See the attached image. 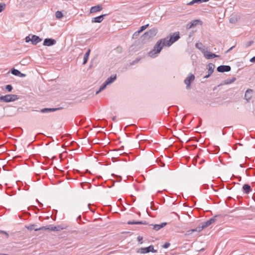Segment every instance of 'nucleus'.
<instances>
[{"label": "nucleus", "mask_w": 255, "mask_h": 255, "mask_svg": "<svg viewBox=\"0 0 255 255\" xmlns=\"http://www.w3.org/2000/svg\"><path fill=\"white\" fill-rule=\"evenodd\" d=\"M20 64L22 65H27L28 63H27L25 60H22L20 61Z\"/></svg>", "instance_id": "35"}, {"label": "nucleus", "mask_w": 255, "mask_h": 255, "mask_svg": "<svg viewBox=\"0 0 255 255\" xmlns=\"http://www.w3.org/2000/svg\"><path fill=\"white\" fill-rule=\"evenodd\" d=\"M137 239H138V241L139 242H140V243L141 244V243H142V242H141V241L142 240V237H141L139 236V237L137 238Z\"/></svg>", "instance_id": "39"}, {"label": "nucleus", "mask_w": 255, "mask_h": 255, "mask_svg": "<svg viewBox=\"0 0 255 255\" xmlns=\"http://www.w3.org/2000/svg\"><path fill=\"white\" fill-rule=\"evenodd\" d=\"M197 0H192L191 1L189 2V3H187V5H193V4L195 3H198L197 1H196Z\"/></svg>", "instance_id": "31"}, {"label": "nucleus", "mask_w": 255, "mask_h": 255, "mask_svg": "<svg viewBox=\"0 0 255 255\" xmlns=\"http://www.w3.org/2000/svg\"><path fill=\"white\" fill-rule=\"evenodd\" d=\"M25 76V74H22V73H21L20 72V74L19 75V76H19V77H24Z\"/></svg>", "instance_id": "40"}, {"label": "nucleus", "mask_w": 255, "mask_h": 255, "mask_svg": "<svg viewBox=\"0 0 255 255\" xmlns=\"http://www.w3.org/2000/svg\"><path fill=\"white\" fill-rule=\"evenodd\" d=\"M102 8H102V6H101L100 5H97L96 6H92L91 8L90 12L91 13H95L97 11H100L102 9Z\"/></svg>", "instance_id": "15"}, {"label": "nucleus", "mask_w": 255, "mask_h": 255, "mask_svg": "<svg viewBox=\"0 0 255 255\" xmlns=\"http://www.w3.org/2000/svg\"><path fill=\"white\" fill-rule=\"evenodd\" d=\"M38 231H43L48 230L50 231H59L60 230L64 229L63 228H60V226H53L52 225H50L48 226H43L42 227L37 228Z\"/></svg>", "instance_id": "5"}, {"label": "nucleus", "mask_w": 255, "mask_h": 255, "mask_svg": "<svg viewBox=\"0 0 255 255\" xmlns=\"http://www.w3.org/2000/svg\"><path fill=\"white\" fill-rule=\"evenodd\" d=\"M139 33H138V31H136V32H134V33L133 34V38H136Z\"/></svg>", "instance_id": "36"}, {"label": "nucleus", "mask_w": 255, "mask_h": 255, "mask_svg": "<svg viewBox=\"0 0 255 255\" xmlns=\"http://www.w3.org/2000/svg\"><path fill=\"white\" fill-rule=\"evenodd\" d=\"M41 41V39L39 37L33 35L31 36V43L33 45H36Z\"/></svg>", "instance_id": "13"}, {"label": "nucleus", "mask_w": 255, "mask_h": 255, "mask_svg": "<svg viewBox=\"0 0 255 255\" xmlns=\"http://www.w3.org/2000/svg\"><path fill=\"white\" fill-rule=\"evenodd\" d=\"M236 80V78H233L232 79H227L225 81V84H229L234 82Z\"/></svg>", "instance_id": "28"}, {"label": "nucleus", "mask_w": 255, "mask_h": 255, "mask_svg": "<svg viewBox=\"0 0 255 255\" xmlns=\"http://www.w3.org/2000/svg\"><path fill=\"white\" fill-rule=\"evenodd\" d=\"M166 225V223H162L160 224H156L154 225H153V229L156 231H158L161 228L164 227Z\"/></svg>", "instance_id": "18"}, {"label": "nucleus", "mask_w": 255, "mask_h": 255, "mask_svg": "<svg viewBox=\"0 0 255 255\" xmlns=\"http://www.w3.org/2000/svg\"><path fill=\"white\" fill-rule=\"evenodd\" d=\"M116 79V75H112L108 78L106 81L100 87L99 91L96 92V94H98L100 92L103 91L107 86V85L112 83Z\"/></svg>", "instance_id": "3"}, {"label": "nucleus", "mask_w": 255, "mask_h": 255, "mask_svg": "<svg viewBox=\"0 0 255 255\" xmlns=\"http://www.w3.org/2000/svg\"><path fill=\"white\" fill-rule=\"evenodd\" d=\"M170 244L169 243H166L163 245V248L165 249L168 248L170 246Z\"/></svg>", "instance_id": "34"}, {"label": "nucleus", "mask_w": 255, "mask_h": 255, "mask_svg": "<svg viewBox=\"0 0 255 255\" xmlns=\"http://www.w3.org/2000/svg\"><path fill=\"white\" fill-rule=\"evenodd\" d=\"M128 224L132 225V224H146L145 222H131L129 221L128 223Z\"/></svg>", "instance_id": "27"}, {"label": "nucleus", "mask_w": 255, "mask_h": 255, "mask_svg": "<svg viewBox=\"0 0 255 255\" xmlns=\"http://www.w3.org/2000/svg\"><path fill=\"white\" fill-rule=\"evenodd\" d=\"M253 42H254L253 41H250L248 42L246 44V47H248L251 46L253 44Z\"/></svg>", "instance_id": "32"}, {"label": "nucleus", "mask_w": 255, "mask_h": 255, "mask_svg": "<svg viewBox=\"0 0 255 255\" xmlns=\"http://www.w3.org/2000/svg\"><path fill=\"white\" fill-rule=\"evenodd\" d=\"M0 99H1V101L8 103L17 100L18 99V97L15 95L8 94L5 96H2V98Z\"/></svg>", "instance_id": "4"}, {"label": "nucleus", "mask_w": 255, "mask_h": 255, "mask_svg": "<svg viewBox=\"0 0 255 255\" xmlns=\"http://www.w3.org/2000/svg\"><path fill=\"white\" fill-rule=\"evenodd\" d=\"M252 94H253V90H252L249 89L246 91V92L245 93V98L248 102H249L250 100H251V99L252 98Z\"/></svg>", "instance_id": "12"}, {"label": "nucleus", "mask_w": 255, "mask_h": 255, "mask_svg": "<svg viewBox=\"0 0 255 255\" xmlns=\"http://www.w3.org/2000/svg\"><path fill=\"white\" fill-rule=\"evenodd\" d=\"M0 233L5 234L7 238L8 237V234L5 231H1Z\"/></svg>", "instance_id": "37"}, {"label": "nucleus", "mask_w": 255, "mask_h": 255, "mask_svg": "<svg viewBox=\"0 0 255 255\" xmlns=\"http://www.w3.org/2000/svg\"><path fill=\"white\" fill-rule=\"evenodd\" d=\"M231 69V67L228 65H221L217 68V71L219 72H229Z\"/></svg>", "instance_id": "9"}, {"label": "nucleus", "mask_w": 255, "mask_h": 255, "mask_svg": "<svg viewBox=\"0 0 255 255\" xmlns=\"http://www.w3.org/2000/svg\"><path fill=\"white\" fill-rule=\"evenodd\" d=\"M106 14H103V15L97 16L96 17L93 18L92 19V22H93V23H94V22H98V23L101 22L103 20V19H104V17L105 16H106Z\"/></svg>", "instance_id": "14"}, {"label": "nucleus", "mask_w": 255, "mask_h": 255, "mask_svg": "<svg viewBox=\"0 0 255 255\" xmlns=\"http://www.w3.org/2000/svg\"><path fill=\"white\" fill-rule=\"evenodd\" d=\"M90 49H88V50L87 51V52L85 53L84 57V60H83V64L85 65L88 61V59L89 58V56L90 53Z\"/></svg>", "instance_id": "21"}, {"label": "nucleus", "mask_w": 255, "mask_h": 255, "mask_svg": "<svg viewBox=\"0 0 255 255\" xmlns=\"http://www.w3.org/2000/svg\"><path fill=\"white\" fill-rule=\"evenodd\" d=\"M215 65L212 63H209L208 65V74L205 76V78H208L213 72Z\"/></svg>", "instance_id": "10"}, {"label": "nucleus", "mask_w": 255, "mask_h": 255, "mask_svg": "<svg viewBox=\"0 0 255 255\" xmlns=\"http://www.w3.org/2000/svg\"><path fill=\"white\" fill-rule=\"evenodd\" d=\"M200 21L199 20H194L191 22L190 24H188L187 25V28L190 29L195 26L197 25Z\"/></svg>", "instance_id": "16"}, {"label": "nucleus", "mask_w": 255, "mask_h": 255, "mask_svg": "<svg viewBox=\"0 0 255 255\" xmlns=\"http://www.w3.org/2000/svg\"><path fill=\"white\" fill-rule=\"evenodd\" d=\"M148 24L142 26L141 27H140L139 30H138V33H141L142 31L146 29L148 27Z\"/></svg>", "instance_id": "26"}, {"label": "nucleus", "mask_w": 255, "mask_h": 255, "mask_svg": "<svg viewBox=\"0 0 255 255\" xmlns=\"http://www.w3.org/2000/svg\"><path fill=\"white\" fill-rule=\"evenodd\" d=\"M195 79V76L193 74H190L185 79L184 83L186 85V88L189 89L190 88L191 83Z\"/></svg>", "instance_id": "7"}, {"label": "nucleus", "mask_w": 255, "mask_h": 255, "mask_svg": "<svg viewBox=\"0 0 255 255\" xmlns=\"http://www.w3.org/2000/svg\"><path fill=\"white\" fill-rule=\"evenodd\" d=\"M198 3H201L200 2V0H197V1Z\"/></svg>", "instance_id": "43"}, {"label": "nucleus", "mask_w": 255, "mask_h": 255, "mask_svg": "<svg viewBox=\"0 0 255 255\" xmlns=\"http://www.w3.org/2000/svg\"><path fill=\"white\" fill-rule=\"evenodd\" d=\"M243 190L246 194H249L252 191L251 186L247 184H246L243 186Z\"/></svg>", "instance_id": "17"}, {"label": "nucleus", "mask_w": 255, "mask_h": 255, "mask_svg": "<svg viewBox=\"0 0 255 255\" xmlns=\"http://www.w3.org/2000/svg\"><path fill=\"white\" fill-rule=\"evenodd\" d=\"M5 89L7 91L10 92L12 90V87L10 85H7L6 86Z\"/></svg>", "instance_id": "30"}, {"label": "nucleus", "mask_w": 255, "mask_h": 255, "mask_svg": "<svg viewBox=\"0 0 255 255\" xmlns=\"http://www.w3.org/2000/svg\"><path fill=\"white\" fill-rule=\"evenodd\" d=\"M55 16L56 18L60 19V18H61L63 16V15L61 11H57L55 13Z\"/></svg>", "instance_id": "25"}, {"label": "nucleus", "mask_w": 255, "mask_h": 255, "mask_svg": "<svg viewBox=\"0 0 255 255\" xmlns=\"http://www.w3.org/2000/svg\"><path fill=\"white\" fill-rule=\"evenodd\" d=\"M25 41L26 42H29V41L31 42V38H30V35L27 36L25 38Z\"/></svg>", "instance_id": "33"}, {"label": "nucleus", "mask_w": 255, "mask_h": 255, "mask_svg": "<svg viewBox=\"0 0 255 255\" xmlns=\"http://www.w3.org/2000/svg\"><path fill=\"white\" fill-rule=\"evenodd\" d=\"M250 62H253V63H255V56L253 57V58H252L250 59Z\"/></svg>", "instance_id": "38"}, {"label": "nucleus", "mask_w": 255, "mask_h": 255, "mask_svg": "<svg viewBox=\"0 0 255 255\" xmlns=\"http://www.w3.org/2000/svg\"><path fill=\"white\" fill-rule=\"evenodd\" d=\"M6 5L5 3H0V13L2 12L5 8Z\"/></svg>", "instance_id": "29"}, {"label": "nucleus", "mask_w": 255, "mask_h": 255, "mask_svg": "<svg viewBox=\"0 0 255 255\" xmlns=\"http://www.w3.org/2000/svg\"><path fill=\"white\" fill-rule=\"evenodd\" d=\"M234 47H235V46H232V47H231L228 51L227 52H229L230 51V50H231Z\"/></svg>", "instance_id": "41"}, {"label": "nucleus", "mask_w": 255, "mask_h": 255, "mask_svg": "<svg viewBox=\"0 0 255 255\" xmlns=\"http://www.w3.org/2000/svg\"><path fill=\"white\" fill-rule=\"evenodd\" d=\"M37 227V225H35V224H31V225H29L28 226H25V227L29 230H35V231H38V229L37 228H36Z\"/></svg>", "instance_id": "22"}, {"label": "nucleus", "mask_w": 255, "mask_h": 255, "mask_svg": "<svg viewBox=\"0 0 255 255\" xmlns=\"http://www.w3.org/2000/svg\"><path fill=\"white\" fill-rule=\"evenodd\" d=\"M215 221L216 219L214 218H211L207 221L202 223V225L201 226H199L197 227L196 229H191L187 231L185 234V235L189 236L194 232L199 233L201 232L203 229L209 226L212 224L214 223L215 222Z\"/></svg>", "instance_id": "2"}, {"label": "nucleus", "mask_w": 255, "mask_h": 255, "mask_svg": "<svg viewBox=\"0 0 255 255\" xmlns=\"http://www.w3.org/2000/svg\"><path fill=\"white\" fill-rule=\"evenodd\" d=\"M180 38L179 32H176L171 35L170 38L166 37L158 41L154 45L153 49L151 50L148 55L151 57H155L160 53L162 48L164 46H170L174 42L178 40Z\"/></svg>", "instance_id": "1"}, {"label": "nucleus", "mask_w": 255, "mask_h": 255, "mask_svg": "<svg viewBox=\"0 0 255 255\" xmlns=\"http://www.w3.org/2000/svg\"><path fill=\"white\" fill-rule=\"evenodd\" d=\"M56 43V41L52 39L46 38L44 40L43 45L46 46H51Z\"/></svg>", "instance_id": "11"}, {"label": "nucleus", "mask_w": 255, "mask_h": 255, "mask_svg": "<svg viewBox=\"0 0 255 255\" xmlns=\"http://www.w3.org/2000/svg\"><path fill=\"white\" fill-rule=\"evenodd\" d=\"M150 252L155 253L156 251L154 250L153 247L152 246H150L147 248H141L137 251V253H140L141 254H145Z\"/></svg>", "instance_id": "6"}, {"label": "nucleus", "mask_w": 255, "mask_h": 255, "mask_svg": "<svg viewBox=\"0 0 255 255\" xmlns=\"http://www.w3.org/2000/svg\"><path fill=\"white\" fill-rule=\"evenodd\" d=\"M116 119V117H113V121H115Z\"/></svg>", "instance_id": "42"}, {"label": "nucleus", "mask_w": 255, "mask_h": 255, "mask_svg": "<svg viewBox=\"0 0 255 255\" xmlns=\"http://www.w3.org/2000/svg\"><path fill=\"white\" fill-rule=\"evenodd\" d=\"M59 109V108H44V109L41 110V112L47 113V112H55Z\"/></svg>", "instance_id": "20"}, {"label": "nucleus", "mask_w": 255, "mask_h": 255, "mask_svg": "<svg viewBox=\"0 0 255 255\" xmlns=\"http://www.w3.org/2000/svg\"><path fill=\"white\" fill-rule=\"evenodd\" d=\"M0 255H8L7 254H0Z\"/></svg>", "instance_id": "44"}, {"label": "nucleus", "mask_w": 255, "mask_h": 255, "mask_svg": "<svg viewBox=\"0 0 255 255\" xmlns=\"http://www.w3.org/2000/svg\"><path fill=\"white\" fill-rule=\"evenodd\" d=\"M11 72L13 75L17 76H18L20 74V72L19 71H18V70L15 69H12L11 70Z\"/></svg>", "instance_id": "24"}, {"label": "nucleus", "mask_w": 255, "mask_h": 255, "mask_svg": "<svg viewBox=\"0 0 255 255\" xmlns=\"http://www.w3.org/2000/svg\"><path fill=\"white\" fill-rule=\"evenodd\" d=\"M157 32V29L152 28V29H150V30H149L148 31L144 33V35L147 34V35H152V36H154L156 34Z\"/></svg>", "instance_id": "19"}, {"label": "nucleus", "mask_w": 255, "mask_h": 255, "mask_svg": "<svg viewBox=\"0 0 255 255\" xmlns=\"http://www.w3.org/2000/svg\"><path fill=\"white\" fill-rule=\"evenodd\" d=\"M195 46L196 47L200 50L202 51V52H203L205 50L204 46L201 42L197 43Z\"/></svg>", "instance_id": "23"}, {"label": "nucleus", "mask_w": 255, "mask_h": 255, "mask_svg": "<svg viewBox=\"0 0 255 255\" xmlns=\"http://www.w3.org/2000/svg\"><path fill=\"white\" fill-rule=\"evenodd\" d=\"M202 53H203L204 57L208 59L219 57V55H216L215 54L211 53L210 52L205 50V49Z\"/></svg>", "instance_id": "8"}]
</instances>
